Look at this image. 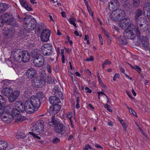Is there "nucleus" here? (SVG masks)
Returning a JSON list of instances; mask_svg holds the SVG:
<instances>
[{
    "label": "nucleus",
    "mask_w": 150,
    "mask_h": 150,
    "mask_svg": "<svg viewBox=\"0 0 150 150\" xmlns=\"http://www.w3.org/2000/svg\"><path fill=\"white\" fill-rule=\"evenodd\" d=\"M119 75L118 74H115L113 78V79L114 81H115L117 78H119Z\"/></svg>",
    "instance_id": "59"
},
{
    "label": "nucleus",
    "mask_w": 150,
    "mask_h": 150,
    "mask_svg": "<svg viewBox=\"0 0 150 150\" xmlns=\"http://www.w3.org/2000/svg\"><path fill=\"white\" fill-rule=\"evenodd\" d=\"M85 90L86 91V92L88 93H91L92 92V90L89 89L88 87H86L85 88Z\"/></svg>",
    "instance_id": "64"
},
{
    "label": "nucleus",
    "mask_w": 150,
    "mask_h": 150,
    "mask_svg": "<svg viewBox=\"0 0 150 150\" xmlns=\"http://www.w3.org/2000/svg\"><path fill=\"white\" fill-rule=\"evenodd\" d=\"M125 16V11L120 9H117L115 13H112L111 15L112 19L115 21L123 20Z\"/></svg>",
    "instance_id": "2"
},
{
    "label": "nucleus",
    "mask_w": 150,
    "mask_h": 150,
    "mask_svg": "<svg viewBox=\"0 0 150 150\" xmlns=\"http://www.w3.org/2000/svg\"><path fill=\"white\" fill-rule=\"evenodd\" d=\"M67 116L69 119L71 120L72 117V113L71 112H68L67 114Z\"/></svg>",
    "instance_id": "58"
},
{
    "label": "nucleus",
    "mask_w": 150,
    "mask_h": 150,
    "mask_svg": "<svg viewBox=\"0 0 150 150\" xmlns=\"http://www.w3.org/2000/svg\"><path fill=\"white\" fill-rule=\"evenodd\" d=\"M53 47L50 44L46 43L44 44L41 48L42 54L45 56L50 55L53 52Z\"/></svg>",
    "instance_id": "4"
},
{
    "label": "nucleus",
    "mask_w": 150,
    "mask_h": 150,
    "mask_svg": "<svg viewBox=\"0 0 150 150\" xmlns=\"http://www.w3.org/2000/svg\"><path fill=\"white\" fill-rule=\"evenodd\" d=\"M40 51L39 50L36 49H34L31 52V55L32 57L34 59L39 58L40 56H42L40 54Z\"/></svg>",
    "instance_id": "21"
},
{
    "label": "nucleus",
    "mask_w": 150,
    "mask_h": 150,
    "mask_svg": "<svg viewBox=\"0 0 150 150\" xmlns=\"http://www.w3.org/2000/svg\"><path fill=\"white\" fill-rule=\"evenodd\" d=\"M59 122V120L55 118L54 116H52L51 118V122H49V124L50 126L57 125Z\"/></svg>",
    "instance_id": "30"
},
{
    "label": "nucleus",
    "mask_w": 150,
    "mask_h": 150,
    "mask_svg": "<svg viewBox=\"0 0 150 150\" xmlns=\"http://www.w3.org/2000/svg\"><path fill=\"white\" fill-rule=\"evenodd\" d=\"M121 22L119 24L120 27L123 30H126L129 24V19L128 18H125L122 20H120Z\"/></svg>",
    "instance_id": "17"
},
{
    "label": "nucleus",
    "mask_w": 150,
    "mask_h": 150,
    "mask_svg": "<svg viewBox=\"0 0 150 150\" xmlns=\"http://www.w3.org/2000/svg\"><path fill=\"white\" fill-rule=\"evenodd\" d=\"M19 94V91H15L9 96L8 98L9 101L11 103L13 102L16 100Z\"/></svg>",
    "instance_id": "15"
},
{
    "label": "nucleus",
    "mask_w": 150,
    "mask_h": 150,
    "mask_svg": "<svg viewBox=\"0 0 150 150\" xmlns=\"http://www.w3.org/2000/svg\"><path fill=\"white\" fill-rule=\"evenodd\" d=\"M26 75L30 79L35 77L37 74V72L35 69L31 68L28 69L26 72Z\"/></svg>",
    "instance_id": "10"
},
{
    "label": "nucleus",
    "mask_w": 150,
    "mask_h": 150,
    "mask_svg": "<svg viewBox=\"0 0 150 150\" xmlns=\"http://www.w3.org/2000/svg\"><path fill=\"white\" fill-rule=\"evenodd\" d=\"M118 39L120 45H124L127 44L126 40L124 37L120 36L118 37Z\"/></svg>",
    "instance_id": "31"
},
{
    "label": "nucleus",
    "mask_w": 150,
    "mask_h": 150,
    "mask_svg": "<svg viewBox=\"0 0 150 150\" xmlns=\"http://www.w3.org/2000/svg\"><path fill=\"white\" fill-rule=\"evenodd\" d=\"M124 35L129 39H133L135 37V35L133 33V31L127 30H125Z\"/></svg>",
    "instance_id": "19"
},
{
    "label": "nucleus",
    "mask_w": 150,
    "mask_h": 150,
    "mask_svg": "<svg viewBox=\"0 0 150 150\" xmlns=\"http://www.w3.org/2000/svg\"><path fill=\"white\" fill-rule=\"evenodd\" d=\"M25 104L26 112H28V113H31L33 112L32 111L30 110H29V109H31L33 110L35 109L30 99L27 100L25 101Z\"/></svg>",
    "instance_id": "13"
},
{
    "label": "nucleus",
    "mask_w": 150,
    "mask_h": 150,
    "mask_svg": "<svg viewBox=\"0 0 150 150\" xmlns=\"http://www.w3.org/2000/svg\"><path fill=\"white\" fill-rule=\"evenodd\" d=\"M130 113L134 115H135V114H136L135 111L132 109L130 108V110H129Z\"/></svg>",
    "instance_id": "63"
},
{
    "label": "nucleus",
    "mask_w": 150,
    "mask_h": 150,
    "mask_svg": "<svg viewBox=\"0 0 150 150\" xmlns=\"http://www.w3.org/2000/svg\"><path fill=\"white\" fill-rule=\"evenodd\" d=\"M63 126L62 123H58L54 127V129L56 131H63Z\"/></svg>",
    "instance_id": "32"
},
{
    "label": "nucleus",
    "mask_w": 150,
    "mask_h": 150,
    "mask_svg": "<svg viewBox=\"0 0 150 150\" xmlns=\"http://www.w3.org/2000/svg\"><path fill=\"white\" fill-rule=\"evenodd\" d=\"M30 99L34 109H38L40 106L41 102L39 98L36 96H32Z\"/></svg>",
    "instance_id": "7"
},
{
    "label": "nucleus",
    "mask_w": 150,
    "mask_h": 150,
    "mask_svg": "<svg viewBox=\"0 0 150 150\" xmlns=\"http://www.w3.org/2000/svg\"><path fill=\"white\" fill-rule=\"evenodd\" d=\"M136 26H134V24L133 23H130L129 25H128V26H127V28L125 30H128L129 31H133V30L136 33L138 37L140 36V32L141 31H144L145 30H140L139 31L140 33L139 35H138L137 33V31L136 30H135V29L137 27V25L136 24Z\"/></svg>",
    "instance_id": "22"
},
{
    "label": "nucleus",
    "mask_w": 150,
    "mask_h": 150,
    "mask_svg": "<svg viewBox=\"0 0 150 150\" xmlns=\"http://www.w3.org/2000/svg\"><path fill=\"white\" fill-rule=\"evenodd\" d=\"M86 6L87 7V9H88L90 14H91V13L92 16H93V13L91 11V8L87 4H86Z\"/></svg>",
    "instance_id": "55"
},
{
    "label": "nucleus",
    "mask_w": 150,
    "mask_h": 150,
    "mask_svg": "<svg viewBox=\"0 0 150 150\" xmlns=\"http://www.w3.org/2000/svg\"><path fill=\"white\" fill-rule=\"evenodd\" d=\"M141 46L145 50H148L149 47V41L145 36L142 37L141 39Z\"/></svg>",
    "instance_id": "12"
},
{
    "label": "nucleus",
    "mask_w": 150,
    "mask_h": 150,
    "mask_svg": "<svg viewBox=\"0 0 150 150\" xmlns=\"http://www.w3.org/2000/svg\"><path fill=\"white\" fill-rule=\"evenodd\" d=\"M19 110L21 112H23L25 111H26V109L25 106V104L23 103L17 109Z\"/></svg>",
    "instance_id": "42"
},
{
    "label": "nucleus",
    "mask_w": 150,
    "mask_h": 150,
    "mask_svg": "<svg viewBox=\"0 0 150 150\" xmlns=\"http://www.w3.org/2000/svg\"><path fill=\"white\" fill-rule=\"evenodd\" d=\"M21 5L24 7L25 5V4H27L26 1H25L24 0H19Z\"/></svg>",
    "instance_id": "56"
},
{
    "label": "nucleus",
    "mask_w": 150,
    "mask_h": 150,
    "mask_svg": "<svg viewBox=\"0 0 150 150\" xmlns=\"http://www.w3.org/2000/svg\"><path fill=\"white\" fill-rule=\"evenodd\" d=\"M50 103L52 105L55 106L59 105L58 103H60V100L59 98L54 96H50L49 98Z\"/></svg>",
    "instance_id": "16"
},
{
    "label": "nucleus",
    "mask_w": 150,
    "mask_h": 150,
    "mask_svg": "<svg viewBox=\"0 0 150 150\" xmlns=\"http://www.w3.org/2000/svg\"><path fill=\"white\" fill-rule=\"evenodd\" d=\"M29 133L33 136V137L34 138H36L38 139H40V137L39 136H37L34 133H33L32 132H29Z\"/></svg>",
    "instance_id": "54"
},
{
    "label": "nucleus",
    "mask_w": 150,
    "mask_h": 150,
    "mask_svg": "<svg viewBox=\"0 0 150 150\" xmlns=\"http://www.w3.org/2000/svg\"><path fill=\"white\" fill-rule=\"evenodd\" d=\"M24 7L28 11H31L33 10V9L31 7L29 6L27 4H25Z\"/></svg>",
    "instance_id": "49"
},
{
    "label": "nucleus",
    "mask_w": 150,
    "mask_h": 150,
    "mask_svg": "<svg viewBox=\"0 0 150 150\" xmlns=\"http://www.w3.org/2000/svg\"><path fill=\"white\" fill-rule=\"evenodd\" d=\"M4 21V23L7 24V23L10 19V16L8 13H4L1 17Z\"/></svg>",
    "instance_id": "26"
},
{
    "label": "nucleus",
    "mask_w": 150,
    "mask_h": 150,
    "mask_svg": "<svg viewBox=\"0 0 150 150\" xmlns=\"http://www.w3.org/2000/svg\"><path fill=\"white\" fill-rule=\"evenodd\" d=\"M3 106H4V105H0V115H2L4 113V107Z\"/></svg>",
    "instance_id": "47"
},
{
    "label": "nucleus",
    "mask_w": 150,
    "mask_h": 150,
    "mask_svg": "<svg viewBox=\"0 0 150 150\" xmlns=\"http://www.w3.org/2000/svg\"><path fill=\"white\" fill-rule=\"evenodd\" d=\"M26 137V135L23 132H18L16 135V137L18 139L24 138Z\"/></svg>",
    "instance_id": "34"
},
{
    "label": "nucleus",
    "mask_w": 150,
    "mask_h": 150,
    "mask_svg": "<svg viewBox=\"0 0 150 150\" xmlns=\"http://www.w3.org/2000/svg\"><path fill=\"white\" fill-rule=\"evenodd\" d=\"M35 79L36 80L35 82L37 83L42 84H44L45 83L42 81L40 76L36 77Z\"/></svg>",
    "instance_id": "37"
},
{
    "label": "nucleus",
    "mask_w": 150,
    "mask_h": 150,
    "mask_svg": "<svg viewBox=\"0 0 150 150\" xmlns=\"http://www.w3.org/2000/svg\"><path fill=\"white\" fill-rule=\"evenodd\" d=\"M8 146L7 142L2 140H0V150L5 149Z\"/></svg>",
    "instance_id": "29"
},
{
    "label": "nucleus",
    "mask_w": 150,
    "mask_h": 150,
    "mask_svg": "<svg viewBox=\"0 0 150 150\" xmlns=\"http://www.w3.org/2000/svg\"><path fill=\"white\" fill-rule=\"evenodd\" d=\"M5 102V99L2 96L0 95V105H4Z\"/></svg>",
    "instance_id": "45"
},
{
    "label": "nucleus",
    "mask_w": 150,
    "mask_h": 150,
    "mask_svg": "<svg viewBox=\"0 0 150 150\" xmlns=\"http://www.w3.org/2000/svg\"><path fill=\"white\" fill-rule=\"evenodd\" d=\"M120 4L117 0H111L108 3V8L112 11L117 10Z\"/></svg>",
    "instance_id": "6"
},
{
    "label": "nucleus",
    "mask_w": 150,
    "mask_h": 150,
    "mask_svg": "<svg viewBox=\"0 0 150 150\" xmlns=\"http://www.w3.org/2000/svg\"><path fill=\"white\" fill-rule=\"evenodd\" d=\"M134 67L135 68L134 69H135L139 74L141 71V68L137 65H135Z\"/></svg>",
    "instance_id": "51"
},
{
    "label": "nucleus",
    "mask_w": 150,
    "mask_h": 150,
    "mask_svg": "<svg viewBox=\"0 0 150 150\" xmlns=\"http://www.w3.org/2000/svg\"><path fill=\"white\" fill-rule=\"evenodd\" d=\"M111 64V62L108 59H106L102 63V68L104 69L106 65H109Z\"/></svg>",
    "instance_id": "39"
},
{
    "label": "nucleus",
    "mask_w": 150,
    "mask_h": 150,
    "mask_svg": "<svg viewBox=\"0 0 150 150\" xmlns=\"http://www.w3.org/2000/svg\"><path fill=\"white\" fill-rule=\"evenodd\" d=\"M23 59V62H28L30 58V54L27 51H22Z\"/></svg>",
    "instance_id": "23"
},
{
    "label": "nucleus",
    "mask_w": 150,
    "mask_h": 150,
    "mask_svg": "<svg viewBox=\"0 0 150 150\" xmlns=\"http://www.w3.org/2000/svg\"><path fill=\"white\" fill-rule=\"evenodd\" d=\"M54 95L55 96L59 98H60L61 99L63 98V95L62 93L58 89H55L54 91Z\"/></svg>",
    "instance_id": "28"
},
{
    "label": "nucleus",
    "mask_w": 150,
    "mask_h": 150,
    "mask_svg": "<svg viewBox=\"0 0 150 150\" xmlns=\"http://www.w3.org/2000/svg\"><path fill=\"white\" fill-rule=\"evenodd\" d=\"M14 33V32L13 30L10 29L9 28H6L3 34L7 38H10L12 37Z\"/></svg>",
    "instance_id": "20"
},
{
    "label": "nucleus",
    "mask_w": 150,
    "mask_h": 150,
    "mask_svg": "<svg viewBox=\"0 0 150 150\" xmlns=\"http://www.w3.org/2000/svg\"><path fill=\"white\" fill-rule=\"evenodd\" d=\"M12 89L10 88H6L3 89L1 91V93L3 95L7 96H9L12 92Z\"/></svg>",
    "instance_id": "24"
},
{
    "label": "nucleus",
    "mask_w": 150,
    "mask_h": 150,
    "mask_svg": "<svg viewBox=\"0 0 150 150\" xmlns=\"http://www.w3.org/2000/svg\"><path fill=\"white\" fill-rule=\"evenodd\" d=\"M11 116H12L13 118L16 116V117H20L21 116L20 111L17 108H14L11 111Z\"/></svg>",
    "instance_id": "25"
},
{
    "label": "nucleus",
    "mask_w": 150,
    "mask_h": 150,
    "mask_svg": "<svg viewBox=\"0 0 150 150\" xmlns=\"http://www.w3.org/2000/svg\"><path fill=\"white\" fill-rule=\"evenodd\" d=\"M148 8H150V3L147 2H146L144 5L143 7L144 10H146Z\"/></svg>",
    "instance_id": "43"
},
{
    "label": "nucleus",
    "mask_w": 150,
    "mask_h": 150,
    "mask_svg": "<svg viewBox=\"0 0 150 150\" xmlns=\"http://www.w3.org/2000/svg\"><path fill=\"white\" fill-rule=\"evenodd\" d=\"M39 76L41 77V79H42V81L45 83V81L46 79L47 76L45 74L41 73V75H40V76Z\"/></svg>",
    "instance_id": "44"
},
{
    "label": "nucleus",
    "mask_w": 150,
    "mask_h": 150,
    "mask_svg": "<svg viewBox=\"0 0 150 150\" xmlns=\"http://www.w3.org/2000/svg\"><path fill=\"white\" fill-rule=\"evenodd\" d=\"M61 107L60 105H52L50 107L49 109V112L50 114L53 115H55L60 110Z\"/></svg>",
    "instance_id": "11"
},
{
    "label": "nucleus",
    "mask_w": 150,
    "mask_h": 150,
    "mask_svg": "<svg viewBox=\"0 0 150 150\" xmlns=\"http://www.w3.org/2000/svg\"><path fill=\"white\" fill-rule=\"evenodd\" d=\"M45 66H46V67L47 69V71L48 72L50 73H51V71L50 66L48 64H45Z\"/></svg>",
    "instance_id": "52"
},
{
    "label": "nucleus",
    "mask_w": 150,
    "mask_h": 150,
    "mask_svg": "<svg viewBox=\"0 0 150 150\" xmlns=\"http://www.w3.org/2000/svg\"><path fill=\"white\" fill-rule=\"evenodd\" d=\"M7 24H10L13 27H17L18 26L17 20L13 18H10Z\"/></svg>",
    "instance_id": "27"
},
{
    "label": "nucleus",
    "mask_w": 150,
    "mask_h": 150,
    "mask_svg": "<svg viewBox=\"0 0 150 150\" xmlns=\"http://www.w3.org/2000/svg\"><path fill=\"white\" fill-rule=\"evenodd\" d=\"M79 102L80 100L79 98L78 97H77L76 98V107L77 109H78L80 107V105L79 104Z\"/></svg>",
    "instance_id": "48"
},
{
    "label": "nucleus",
    "mask_w": 150,
    "mask_h": 150,
    "mask_svg": "<svg viewBox=\"0 0 150 150\" xmlns=\"http://www.w3.org/2000/svg\"><path fill=\"white\" fill-rule=\"evenodd\" d=\"M24 19L26 25V30L31 31L36 27V22L34 18L25 17L24 18Z\"/></svg>",
    "instance_id": "3"
},
{
    "label": "nucleus",
    "mask_w": 150,
    "mask_h": 150,
    "mask_svg": "<svg viewBox=\"0 0 150 150\" xmlns=\"http://www.w3.org/2000/svg\"><path fill=\"white\" fill-rule=\"evenodd\" d=\"M2 83L4 86H6L9 84V81L8 80H4L2 81Z\"/></svg>",
    "instance_id": "46"
},
{
    "label": "nucleus",
    "mask_w": 150,
    "mask_h": 150,
    "mask_svg": "<svg viewBox=\"0 0 150 150\" xmlns=\"http://www.w3.org/2000/svg\"><path fill=\"white\" fill-rule=\"evenodd\" d=\"M68 21L71 24H72L76 28H77L76 25L75 23L76 19L74 17L69 18Z\"/></svg>",
    "instance_id": "38"
},
{
    "label": "nucleus",
    "mask_w": 150,
    "mask_h": 150,
    "mask_svg": "<svg viewBox=\"0 0 150 150\" xmlns=\"http://www.w3.org/2000/svg\"><path fill=\"white\" fill-rule=\"evenodd\" d=\"M51 32L48 29H45L42 31L40 36L41 40L42 42L47 41L50 36Z\"/></svg>",
    "instance_id": "8"
},
{
    "label": "nucleus",
    "mask_w": 150,
    "mask_h": 150,
    "mask_svg": "<svg viewBox=\"0 0 150 150\" xmlns=\"http://www.w3.org/2000/svg\"><path fill=\"white\" fill-rule=\"evenodd\" d=\"M104 106L105 108L110 112H112V110L110 109V106L109 105L107 104H105Z\"/></svg>",
    "instance_id": "50"
},
{
    "label": "nucleus",
    "mask_w": 150,
    "mask_h": 150,
    "mask_svg": "<svg viewBox=\"0 0 150 150\" xmlns=\"http://www.w3.org/2000/svg\"><path fill=\"white\" fill-rule=\"evenodd\" d=\"M44 122L42 120H40L36 122L35 124L30 127V131H42L44 129Z\"/></svg>",
    "instance_id": "5"
},
{
    "label": "nucleus",
    "mask_w": 150,
    "mask_h": 150,
    "mask_svg": "<svg viewBox=\"0 0 150 150\" xmlns=\"http://www.w3.org/2000/svg\"><path fill=\"white\" fill-rule=\"evenodd\" d=\"M4 23V21H3L1 17H0V27L3 26Z\"/></svg>",
    "instance_id": "61"
},
{
    "label": "nucleus",
    "mask_w": 150,
    "mask_h": 150,
    "mask_svg": "<svg viewBox=\"0 0 150 150\" xmlns=\"http://www.w3.org/2000/svg\"><path fill=\"white\" fill-rule=\"evenodd\" d=\"M23 103L21 101H18L16 102L15 103L16 108L18 109L20 107Z\"/></svg>",
    "instance_id": "41"
},
{
    "label": "nucleus",
    "mask_w": 150,
    "mask_h": 150,
    "mask_svg": "<svg viewBox=\"0 0 150 150\" xmlns=\"http://www.w3.org/2000/svg\"><path fill=\"white\" fill-rule=\"evenodd\" d=\"M144 15L148 19L150 18V8H148L146 10H144Z\"/></svg>",
    "instance_id": "35"
},
{
    "label": "nucleus",
    "mask_w": 150,
    "mask_h": 150,
    "mask_svg": "<svg viewBox=\"0 0 150 150\" xmlns=\"http://www.w3.org/2000/svg\"><path fill=\"white\" fill-rule=\"evenodd\" d=\"M142 11L140 8L136 10L134 12V20L136 24L137 25V27L135 28V30L137 31V33L139 35L140 30H144L146 29L145 25L146 22V20L144 19V17H139L142 15Z\"/></svg>",
    "instance_id": "1"
},
{
    "label": "nucleus",
    "mask_w": 150,
    "mask_h": 150,
    "mask_svg": "<svg viewBox=\"0 0 150 150\" xmlns=\"http://www.w3.org/2000/svg\"><path fill=\"white\" fill-rule=\"evenodd\" d=\"M121 123L122 124V125L123 128L124 130L125 131L126 130L127 126L125 124V122H124V120H121Z\"/></svg>",
    "instance_id": "53"
},
{
    "label": "nucleus",
    "mask_w": 150,
    "mask_h": 150,
    "mask_svg": "<svg viewBox=\"0 0 150 150\" xmlns=\"http://www.w3.org/2000/svg\"><path fill=\"white\" fill-rule=\"evenodd\" d=\"M60 141L59 139L57 138H55L53 139V142L54 143L56 144Z\"/></svg>",
    "instance_id": "57"
},
{
    "label": "nucleus",
    "mask_w": 150,
    "mask_h": 150,
    "mask_svg": "<svg viewBox=\"0 0 150 150\" xmlns=\"http://www.w3.org/2000/svg\"><path fill=\"white\" fill-rule=\"evenodd\" d=\"M6 115H4V113L1 115V119L3 121L5 122L9 123L13 119V117L8 113H5Z\"/></svg>",
    "instance_id": "18"
},
{
    "label": "nucleus",
    "mask_w": 150,
    "mask_h": 150,
    "mask_svg": "<svg viewBox=\"0 0 150 150\" xmlns=\"http://www.w3.org/2000/svg\"><path fill=\"white\" fill-rule=\"evenodd\" d=\"M7 5L5 3H0V12H4L7 8Z\"/></svg>",
    "instance_id": "33"
},
{
    "label": "nucleus",
    "mask_w": 150,
    "mask_h": 150,
    "mask_svg": "<svg viewBox=\"0 0 150 150\" xmlns=\"http://www.w3.org/2000/svg\"><path fill=\"white\" fill-rule=\"evenodd\" d=\"M54 82L53 79L50 76H47L45 83L47 82L48 83L52 84Z\"/></svg>",
    "instance_id": "36"
},
{
    "label": "nucleus",
    "mask_w": 150,
    "mask_h": 150,
    "mask_svg": "<svg viewBox=\"0 0 150 150\" xmlns=\"http://www.w3.org/2000/svg\"><path fill=\"white\" fill-rule=\"evenodd\" d=\"M140 0H132V4L134 7H137L140 4Z\"/></svg>",
    "instance_id": "40"
},
{
    "label": "nucleus",
    "mask_w": 150,
    "mask_h": 150,
    "mask_svg": "<svg viewBox=\"0 0 150 150\" xmlns=\"http://www.w3.org/2000/svg\"><path fill=\"white\" fill-rule=\"evenodd\" d=\"M45 62V59L43 56H40L39 58L34 59L33 63L36 67H40L42 66Z\"/></svg>",
    "instance_id": "9"
},
{
    "label": "nucleus",
    "mask_w": 150,
    "mask_h": 150,
    "mask_svg": "<svg viewBox=\"0 0 150 150\" xmlns=\"http://www.w3.org/2000/svg\"><path fill=\"white\" fill-rule=\"evenodd\" d=\"M23 54L22 51L19 52L18 53H15L14 56L13 61L18 63L23 62Z\"/></svg>",
    "instance_id": "14"
},
{
    "label": "nucleus",
    "mask_w": 150,
    "mask_h": 150,
    "mask_svg": "<svg viewBox=\"0 0 150 150\" xmlns=\"http://www.w3.org/2000/svg\"><path fill=\"white\" fill-rule=\"evenodd\" d=\"M103 32L105 36H106L108 38H110V36L108 35V33L107 31H106L105 30L103 29Z\"/></svg>",
    "instance_id": "60"
},
{
    "label": "nucleus",
    "mask_w": 150,
    "mask_h": 150,
    "mask_svg": "<svg viewBox=\"0 0 150 150\" xmlns=\"http://www.w3.org/2000/svg\"><path fill=\"white\" fill-rule=\"evenodd\" d=\"M93 56L90 57L89 58L86 59V61H92L93 60Z\"/></svg>",
    "instance_id": "62"
}]
</instances>
